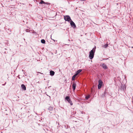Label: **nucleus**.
Instances as JSON below:
<instances>
[{
  "label": "nucleus",
  "mask_w": 133,
  "mask_h": 133,
  "mask_svg": "<svg viewBox=\"0 0 133 133\" xmlns=\"http://www.w3.org/2000/svg\"><path fill=\"white\" fill-rule=\"evenodd\" d=\"M96 48V47L94 48L89 52V57L91 59H92L94 57V54Z\"/></svg>",
  "instance_id": "f257e3e1"
},
{
  "label": "nucleus",
  "mask_w": 133,
  "mask_h": 133,
  "mask_svg": "<svg viewBox=\"0 0 133 133\" xmlns=\"http://www.w3.org/2000/svg\"><path fill=\"white\" fill-rule=\"evenodd\" d=\"M98 89H99L101 88V87L103 84V82L101 79H99L98 80Z\"/></svg>",
  "instance_id": "f03ea898"
},
{
  "label": "nucleus",
  "mask_w": 133,
  "mask_h": 133,
  "mask_svg": "<svg viewBox=\"0 0 133 133\" xmlns=\"http://www.w3.org/2000/svg\"><path fill=\"white\" fill-rule=\"evenodd\" d=\"M65 99L69 103H70V104L71 105H72L73 103H72V101L71 100L69 97L68 96H66L65 98Z\"/></svg>",
  "instance_id": "7ed1b4c3"
},
{
  "label": "nucleus",
  "mask_w": 133,
  "mask_h": 133,
  "mask_svg": "<svg viewBox=\"0 0 133 133\" xmlns=\"http://www.w3.org/2000/svg\"><path fill=\"white\" fill-rule=\"evenodd\" d=\"M64 19L66 21L69 22L70 21H71L70 17L68 15L64 16Z\"/></svg>",
  "instance_id": "20e7f679"
},
{
  "label": "nucleus",
  "mask_w": 133,
  "mask_h": 133,
  "mask_svg": "<svg viewBox=\"0 0 133 133\" xmlns=\"http://www.w3.org/2000/svg\"><path fill=\"white\" fill-rule=\"evenodd\" d=\"M70 24L71 25L73 28H75L76 27V25L75 23L73 21H72V20L70 22Z\"/></svg>",
  "instance_id": "39448f33"
},
{
  "label": "nucleus",
  "mask_w": 133,
  "mask_h": 133,
  "mask_svg": "<svg viewBox=\"0 0 133 133\" xmlns=\"http://www.w3.org/2000/svg\"><path fill=\"white\" fill-rule=\"evenodd\" d=\"M76 83H74V82H73V84L72 85V88L73 91H74L76 89Z\"/></svg>",
  "instance_id": "423d86ee"
},
{
  "label": "nucleus",
  "mask_w": 133,
  "mask_h": 133,
  "mask_svg": "<svg viewBox=\"0 0 133 133\" xmlns=\"http://www.w3.org/2000/svg\"><path fill=\"white\" fill-rule=\"evenodd\" d=\"M102 66L104 69H107L108 68L107 65L104 63L103 64Z\"/></svg>",
  "instance_id": "0eeeda50"
},
{
  "label": "nucleus",
  "mask_w": 133,
  "mask_h": 133,
  "mask_svg": "<svg viewBox=\"0 0 133 133\" xmlns=\"http://www.w3.org/2000/svg\"><path fill=\"white\" fill-rule=\"evenodd\" d=\"M21 87L22 89L24 90H26V87L24 84H22L21 85Z\"/></svg>",
  "instance_id": "6e6552de"
},
{
  "label": "nucleus",
  "mask_w": 133,
  "mask_h": 133,
  "mask_svg": "<svg viewBox=\"0 0 133 133\" xmlns=\"http://www.w3.org/2000/svg\"><path fill=\"white\" fill-rule=\"evenodd\" d=\"M50 75L51 76H53L54 75L55 72L54 71L51 70L50 71Z\"/></svg>",
  "instance_id": "1a4fd4ad"
},
{
  "label": "nucleus",
  "mask_w": 133,
  "mask_h": 133,
  "mask_svg": "<svg viewBox=\"0 0 133 133\" xmlns=\"http://www.w3.org/2000/svg\"><path fill=\"white\" fill-rule=\"evenodd\" d=\"M39 3L40 4H48L49 3H45L44 1L42 0H41V1L39 2Z\"/></svg>",
  "instance_id": "9d476101"
},
{
  "label": "nucleus",
  "mask_w": 133,
  "mask_h": 133,
  "mask_svg": "<svg viewBox=\"0 0 133 133\" xmlns=\"http://www.w3.org/2000/svg\"><path fill=\"white\" fill-rule=\"evenodd\" d=\"M82 71V70L79 69L76 72V74L77 75L79 73L81 72Z\"/></svg>",
  "instance_id": "9b49d317"
},
{
  "label": "nucleus",
  "mask_w": 133,
  "mask_h": 133,
  "mask_svg": "<svg viewBox=\"0 0 133 133\" xmlns=\"http://www.w3.org/2000/svg\"><path fill=\"white\" fill-rule=\"evenodd\" d=\"M77 75L76 74L74 75L72 77V80H74L75 77Z\"/></svg>",
  "instance_id": "f8f14e48"
},
{
  "label": "nucleus",
  "mask_w": 133,
  "mask_h": 133,
  "mask_svg": "<svg viewBox=\"0 0 133 133\" xmlns=\"http://www.w3.org/2000/svg\"><path fill=\"white\" fill-rule=\"evenodd\" d=\"M41 42L43 44H44L45 43V41L44 39H42L41 41Z\"/></svg>",
  "instance_id": "ddd939ff"
},
{
  "label": "nucleus",
  "mask_w": 133,
  "mask_h": 133,
  "mask_svg": "<svg viewBox=\"0 0 133 133\" xmlns=\"http://www.w3.org/2000/svg\"><path fill=\"white\" fill-rule=\"evenodd\" d=\"M108 46V44H106L103 46L104 48H107Z\"/></svg>",
  "instance_id": "4468645a"
},
{
  "label": "nucleus",
  "mask_w": 133,
  "mask_h": 133,
  "mask_svg": "<svg viewBox=\"0 0 133 133\" xmlns=\"http://www.w3.org/2000/svg\"><path fill=\"white\" fill-rule=\"evenodd\" d=\"M90 95H88V96H86L85 97V98L86 100H87L90 97Z\"/></svg>",
  "instance_id": "2eb2a0df"
},
{
  "label": "nucleus",
  "mask_w": 133,
  "mask_h": 133,
  "mask_svg": "<svg viewBox=\"0 0 133 133\" xmlns=\"http://www.w3.org/2000/svg\"><path fill=\"white\" fill-rule=\"evenodd\" d=\"M26 32H30V30L28 29H26Z\"/></svg>",
  "instance_id": "dca6fc26"
},
{
  "label": "nucleus",
  "mask_w": 133,
  "mask_h": 133,
  "mask_svg": "<svg viewBox=\"0 0 133 133\" xmlns=\"http://www.w3.org/2000/svg\"><path fill=\"white\" fill-rule=\"evenodd\" d=\"M6 83V82H5V84H2V85H5V84Z\"/></svg>",
  "instance_id": "f3484780"
},
{
  "label": "nucleus",
  "mask_w": 133,
  "mask_h": 133,
  "mask_svg": "<svg viewBox=\"0 0 133 133\" xmlns=\"http://www.w3.org/2000/svg\"><path fill=\"white\" fill-rule=\"evenodd\" d=\"M91 92H92V88H91Z\"/></svg>",
  "instance_id": "a211bd4d"
},
{
  "label": "nucleus",
  "mask_w": 133,
  "mask_h": 133,
  "mask_svg": "<svg viewBox=\"0 0 133 133\" xmlns=\"http://www.w3.org/2000/svg\"><path fill=\"white\" fill-rule=\"evenodd\" d=\"M53 40L55 42V41H56L55 40H54V39H53Z\"/></svg>",
  "instance_id": "6ab92c4d"
},
{
  "label": "nucleus",
  "mask_w": 133,
  "mask_h": 133,
  "mask_svg": "<svg viewBox=\"0 0 133 133\" xmlns=\"http://www.w3.org/2000/svg\"><path fill=\"white\" fill-rule=\"evenodd\" d=\"M38 72L39 73H40V74H43L42 73H41V72Z\"/></svg>",
  "instance_id": "aec40b11"
},
{
  "label": "nucleus",
  "mask_w": 133,
  "mask_h": 133,
  "mask_svg": "<svg viewBox=\"0 0 133 133\" xmlns=\"http://www.w3.org/2000/svg\"><path fill=\"white\" fill-rule=\"evenodd\" d=\"M131 48H133V46L132 47H131Z\"/></svg>",
  "instance_id": "412c9836"
}]
</instances>
